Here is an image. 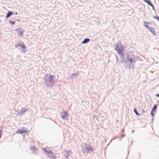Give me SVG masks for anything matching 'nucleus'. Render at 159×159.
I'll use <instances>...</instances> for the list:
<instances>
[{"mask_svg":"<svg viewBox=\"0 0 159 159\" xmlns=\"http://www.w3.org/2000/svg\"><path fill=\"white\" fill-rule=\"evenodd\" d=\"M129 61L131 62L133 61V60L132 59V58H130L129 59Z\"/></svg>","mask_w":159,"mask_h":159,"instance_id":"f3484780","label":"nucleus"},{"mask_svg":"<svg viewBox=\"0 0 159 159\" xmlns=\"http://www.w3.org/2000/svg\"><path fill=\"white\" fill-rule=\"evenodd\" d=\"M149 23L147 21H144L143 23L144 25L147 28H148L151 32L154 35H155V32L154 29L152 28L149 27L148 26Z\"/></svg>","mask_w":159,"mask_h":159,"instance_id":"7ed1b4c3","label":"nucleus"},{"mask_svg":"<svg viewBox=\"0 0 159 159\" xmlns=\"http://www.w3.org/2000/svg\"><path fill=\"white\" fill-rule=\"evenodd\" d=\"M134 112L138 116H139L140 115V114H139L138 112H137V111H136V108H135L134 109Z\"/></svg>","mask_w":159,"mask_h":159,"instance_id":"f8f14e48","label":"nucleus"},{"mask_svg":"<svg viewBox=\"0 0 159 159\" xmlns=\"http://www.w3.org/2000/svg\"><path fill=\"white\" fill-rule=\"evenodd\" d=\"M21 44H19L18 45H16V47H20L22 49V51L23 52H26V50L25 49L26 47L24 43L21 42H20Z\"/></svg>","mask_w":159,"mask_h":159,"instance_id":"39448f33","label":"nucleus"},{"mask_svg":"<svg viewBox=\"0 0 159 159\" xmlns=\"http://www.w3.org/2000/svg\"><path fill=\"white\" fill-rule=\"evenodd\" d=\"M153 111H152H152H151V115H152V116H153V115H154V114H153Z\"/></svg>","mask_w":159,"mask_h":159,"instance_id":"a211bd4d","label":"nucleus"},{"mask_svg":"<svg viewBox=\"0 0 159 159\" xmlns=\"http://www.w3.org/2000/svg\"><path fill=\"white\" fill-rule=\"evenodd\" d=\"M144 2L147 3L148 5H150L152 7H153V5L148 0H143Z\"/></svg>","mask_w":159,"mask_h":159,"instance_id":"9b49d317","label":"nucleus"},{"mask_svg":"<svg viewBox=\"0 0 159 159\" xmlns=\"http://www.w3.org/2000/svg\"><path fill=\"white\" fill-rule=\"evenodd\" d=\"M156 96L157 97H159V94H156Z\"/></svg>","mask_w":159,"mask_h":159,"instance_id":"aec40b11","label":"nucleus"},{"mask_svg":"<svg viewBox=\"0 0 159 159\" xmlns=\"http://www.w3.org/2000/svg\"><path fill=\"white\" fill-rule=\"evenodd\" d=\"M156 108H157L156 106V105H155L154 106V107L152 110V111H154L156 109Z\"/></svg>","mask_w":159,"mask_h":159,"instance_id":"4468645a","label":"nucleus"},{"mask_svg":"<svg viewBox=\"0 0 159 159\" xmlns=\"http://www.w3.org/2000/svg\"><path fill=\"white\" fill-rule=\"evenodd\" d=\"M13 12H12L11 11H9L6 16V18H8L10 16H11V15H13Z\"/></svg>","mask_w":159,"mask_h":159,"instance_id":"1a4fd4ad","label":"nucleus"},{"mask_svg":"<svg viewBox=\"0 0 159 159\" xmlns=\"http://www.w3.org/2000/svg\"><path fill=\"white\" fill-rule=\"evenodd\" d=\"M24 129V128H23V129H19L17 132V133H19L21 134L27 133L28 132L27 130L25 129Z\"/></svg>","mask_w":159,"mask_h":159,"instance_id":"6e6552de","label":"nucleus"},{"mask_svg":"<svg viewBox=\"0 0 159 159\" xmlns=\"http://www.w3.org/2000/svg\"><path fill=\"white\" fill-rule=\"evenodd\" d=\"M9 22L10 23L12 24L13 25H14L15 24V22H12V21H10Z\"/></svg>","mask_w":159,"mask_h":159,"instance_id":"dca6fc26","label":"nucleus"},{"mask_svg":"<svg viewBox=\"0 0 159 159\" xmlns=\"http://www.w3.org/2000/svg\"><path fill=\"white\" fill-rule=\"evenodd\" d=\"M79 74L77 73L75 74H73L72 75V76H73V77H75L77 75H78Z\"/></svg>","mask_w":159,"mask_h":159,"instance_id":"ddd939ff","label":"nucleus"},{"mask_svg":"<svg viewBox=\"0 0 159 159\" xmlns=\"http://www.w3.org/2000/svg\"><path fill=\"white\" fill-rule=\"evenodd\" d=\"M45 80V84L48 87H51L55 82V77L54 75H47Z\"/></svg>","mask_w":159,"mask_h":159,"instance_id":"f257e3e1","label":"nucleus"},{"mask_svg":"<svg viewBox=\"0 0 159 159\" xmlns=\"http://www.w3.org/2000/svg\"><path fill=\"white\" fill-rule=\"evenodd\" d=\"M90 41V39H85L82 42V43H88Z\"/></svg>","mask_w":159,"mask_h":159,"instance_id":"9d476101","label":"nucleus"},{"mask_svg":"<svg viewBox=\"0 0 159 159\" xmlns=\"http://www.w3.org/2000/svg\"><path fill=\"white\" fill-rule=\"evenodd\" d=\"M23 109H22V111L25 112V111H26L27 110L26 109H24V111H23Z\"/></svg>","mask_w":159,"mask_h":159,"instance_id":"6ab92c4d","label":"nucleus"},{"mask_svg":"<svg viewBox=\"0 0 159 159\" xmlns=\"http://www.w3.org/2000/svg\"><path fill=\"white\" fill-rule=\"evenodd\" d=\"M61 117L63 119H66V117H67L68 114L67 111H63L61 113Z\"/></svg>","mask_w":159,"mask_h":159,"instance_id":"423d86ee","label":"nucleus"},{"mask_svg":"<svg viewBox=\"0 0 159 159\" xmlns=\"http://www.w3.org/2000/svg\"><path fill=\"white\" fill-rule=\"evenodd\" d=\"M115 46V49L117 53L120 55V57L123 58L124 57L123 52L124 50V48L120 42H119L118 43L116 44Z\"/></svg>","mask_w":159,"mask_h":159,"instance_id":"f03ea898","label":"nucleus"},{"mask_svg":"<svg viewBox=\"0 0 159 159\" xmlns=\"http://www.w3.org/2000/svg\"><path fill=\"white\" fill-rule=\"evenodd\" d=\"M85 145H86V146L83 149V150L84 151V152H86L87 153H89L93 151L94 149L92 147L89 145H86V144H85Z\"/></svg>","mask_w":159,"mask_h":159,"instance_id":"20e7f679","label":"nucleus"},{"mask_svg":"<svg viewBox=\"0 0 159 159\" xmlns=\"http://www.w3.org/2000/svg\"><path fill=\"white\" fill-rule=\"evenodd\" d=\"M155 18H156L157 20H158L159 21V17L158 16H154L153 17Z\"/></svg>","mask_w":159,"mask_h":159,"instance_id":"2eb2a0df","label":"nucleus"},{"mask_svg":"<svg viewBox=\"0 0 159 159\" xmlns=\"http://www.w3.org/2000/svg\"><path fill=\"white\" fill-rule=\"evenodd\" d=\"M16 31L17 32L19 36H22L24 33V30L20 28H18L16 29Z\"/></svg>","mask_w":159,"mask_h":159,"instance_id":"0eeeda50","label":"nucleus"}]
</instances>
